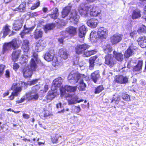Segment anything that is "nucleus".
<instances>
[{
  "label": "nucleus",
  "instance_id": "nucleus-37",
  "mask_svg": "<svg viewBox=\"0 0 146 146\" xmlns=\"http://www.w3.org/2000/svg\"><path fill=\"white\" fill-rule=\"evenodd\" d=\"M10 26L7 24L5 25L3 27V35L2 37L4 38L7 36L10 32L11 30L9 29Z\"/></svg>",
  "mask_w": 146,
  "mask_h": 146
},
{
  "label": "nucleus",
  "instance_id": "nucleus-46",
  "mask_svg": "<svg viewBox=\"0 0 146 146\" xmlns=\"http://www.w3.org/2000/svg\"><path fill=\"white\" fill-rule=\"evenodd\" d=\"M137 32L139 34L146 33V26L144 25H141L137 29Z\"/></svg>",
  "mask_w": 146,
  "mask_h": 146
},
{
  "label": "nucleus",
  "instance_id": "nucleus-19",
  "mask_svg": "<svg viewBox=\"0 0 146 146\" xmlns=\"http://www.w3.org/2000/svg\"><path fill=\"white\" fill-rule=\"evenodd\" d=\"M55 96L54 92L52 91H49L46 96L45 98L43 100V101L46 102L47 103L50 102L55 98Z\"/></svg>",
  "mask_w": 146,
  "mask_h": 146
},
{
  "label": "nucleus",
  "instance_id": "nucleus-62",
  "mask_svg": "<svg viewBox=\"0 0 146 146\" xmlns=\"http://www.w3.org/2000/svg\"><path fill=\"white\" fill-rule=\"evenodd\" d=\"M137 35V33L135 31H134L130 33V36L132 38L134 37Z\"/></svg>",
  "mask_w": 146,
  "mask_h": 146
},
{
  "label": "nucleus",
  "instance_id": "nucleus-8",
  "mask_svg": "<svg viewBox=\"0 0 146 146\" xmlns=\"http://www.w3.org/2000/svg\"><path fill=\"white\" fill-rule=\"evenodd\" d=\"M97 34L99 38L102 39H106L108 36V31L106 28L101 27L98 29Z\"/></svg>",
  "mask_w": 146,
  "mask_h": 146
},
{
  "label": "nucleus",
  "instance_id": "nucleus-16",
  "mask_svg": "<svg viewBox=\"0 0 146 146\" xmlns=\"http://www.w3.org/2000/svg\"><path fill=\"white\" fill-rule=\"evenodd\" d=\"M21 54V50L19 49L13 51L11 54V59L14 62L18 61Z\"/></svg>",
  "mask_w": 146,
  "mask_h": 146
},
{
  "label": "nucleus",
  "instance_id": "nucleus-13",
  "mask_svg": "<svg viewBox=\"0 0 146 146\" xmlns=\"http://www.w3.org/2000/svg\"><path fill=\"white\" fill-rule=\"evenodd\" d=\"M20 83L21 85L20 86H18V84L14 83L12 84V86L16 90H19L18 92L20 93L22 90V88L26 89L27 88L28 83L23 81H21Z\"/></svg>",
  "mask_w": 146,
  "mask_h": 146
},
{
  "label": "nucleus",
  "instance_id": "nucleus-59",
  "mask_svg": "<svg viewBox=\"0 0 146 146\" xmlns=\"http://www.w3.org/2000/svg\"><path fill=\"white\" fill-rule=\"evenodd\" d=\"M38 80L37 79L33 80L29 82L28 84L30 86L34 85L36 83Z\"/></svg>",
  "mask_w": 146,
  "mask_h": 146
},
{
  "label": "nucleus",
  "instance_id": "nucleus-54",
  "mask_svg": "<svg viewBox=\"0 0 146 146\" xmlns=\"http://www.w3.org/2000/svg\"><path fill=\"white\" fill-rule=\"evenodd\" d=\"M58 136L55 135L51 138V140L53 143H57L58 142Z\"/></svg>",
  "mask_w": 146,
  "mask_h": 146
},
{
  "label": "nucleus",
  "instance_id": "nucleus-15",
  "mask_svg": "<svg viewBox=\"0 0 146 146\" xmlns=\"http://www.w3.org/2000/svg\"><path fill=\"white\" fill-rule=\"evenodd\" d=\"M25 95L27 96V99L28 101L31 100L36 101L38 100L39 95L38 93H35L30 92L26 93Z\"/></svg>",
  "mask_w": 146,
  "mask_h": 146
},
{
  "label": "nucleus",
  "instance_id": "nucleus-22",
  "mask_svg": "<svg viewBox=\"0 0 146 146\" xmlns=\"http://www.w3.org/2000/svg\"><path fill=\"white\" fill-rule=\"evenodd\" d=\"M70 20L71 22L76 23L78 21L79 16L75 12H72L69 14V18L68 19Z\"/></svg>",
  "mask_w": 146,
  "mask_h": 146
},
{
  "label": "nucleus",
  "instance_id": "nucleus-55",
  "mask_svg": "<svg viewBox=\"0 0 146 146\" xmlns=\"http://www.w3.org/2000/svg\"><path fill=\"white\" fill-rule=\"evenodd\" d=\"M96 31H92L90 34V38L91 39H94L96 38Z\"/></svg>",
  "mask_w": 146,
  "mask_h": 146
},
{
  "label": "nucleus",
  "instance_id": "nucleus-18",
  "mask_svg": "<svg viewBox=\"0 0 146 146\" xmlns=\"http://www.w3.org/2000/svg\"><path fill=\"white\" fill-rule=\"evenodd\" d=\"M29 42L27 39H25L23 40L21 48L24 53H27L29 49Z\"/></svg>",
  "mask_w": 146,
  "mask_h": 146
},
{
  "label": "nucleus",
  "instance_id": "nucleus-47",
  "mask_svg": "<svg viewBox=\"0 0 146 146\" xmlns=\"http://www.w3.org/2000/svg\"><path fill=\"white\" fill-rule=\"evenodd\" d=\"M28 56L26 54L22 55L21 57V61L22 64H27L28 61Z\"/></svg>",
  "mask_w": 146,
  "mask_h": 146
},
{
  "label": "nucleus",
  "instance_id": "nucleus-7",
  "mask_svg": "<svg viewBox=\"0 0 146 146\" xmlns=\"http://www.w3.org/2000/svg\"><path fill=\"white\" fill-rule=\"evenodd\" d=\"M70 97V99L68 100V103L69 105H72L75 104L77 103L83 102V99L79 100L77 96H73L71 94H68L66 96V98Z\"/></svg>",
  "mask_w": 146,
  "mask_h": 146
},
{
  "label": "nucleus",
  "instance_id": "nucleus-40",
  "mask_svg": "<svg viewBox=\"0 0 146 146\" xmlns=\"http://www.w3.org/2000/svg\"><path fill=\"white\" fill-rule=\"evenodd\" d=\"M54 23L55 25V27H56L57 28H60L63 26L64 22L62 20L58 19L55 21V23Z\"/></svg>",
  "mask_w": 146,
  "mask_h": 146
},
{
  "label": "nucleus",
  "instance_id": "nucleus-25",
  "mask_svg": "<svg viewBox=\"0 0 146 146\" xmlns=\"http://www.w3.org/2000/svg\"><path fill=\"white\" fill-rule=\"evenodd\" d=\"M98 21L96 19L92 18L88 20L87 22V25L90 27L95 28L98 25Z\"/></svg>",
  "mask_w": 146,
  "mask_h": 146
},
{
  "label": "nucleus",
  "instance_id": "nucleus-23",
  "mask_svg": "<svg viewBox=\"0 0 146 146\" xmlns=\"http://www.w3.org/2000/svg\"><path fill=\"white\" fill-rule=\"evenodd\" d=\"M10 89L13 91L11 95L8 97L10 100H12L14 99L15 97L17 96L19 93L18 92L19 90H16L12 86L10 88Z\"/></svg>",
  "mask_w": 146,
  "mask_h": 146
},
{
  "label": "nucleus",
  "instance_id": "nucleus-42",
  "mask_svg": "<svg viewBox=\"0 0 146 146\" xmlns=\"http://www.w3.org/2000/svg\"><path fill=\"white\" fill-rule=\"evenodd\" d=\"M55 27V25L53 23H48L45 25L44 29L46 31L53 29Z\"/></svg>",
  "mask_w": 146,
  "mask_h": 146
},
{
  "label": "nucleus",
  "instance_id": "nucleus-32",
  "mask_svg": "<svg viewBox=\"0 0 146 146\" xmlns=\"http://www.w3.org/2000/svg\"><path fill=\"white\" fill-rule=\"evenodd\" d=\"M142 65L143 61L141 60H139L137 65L133 68V72H138L141 70L142 69Z\"/></svg>",
  "mask_w": 146,
  "mask_h": 146
},
{
  "label": "nucleus",
  "instance_id": "nucleus-51",
  "mask_svg": "<svg viewBox=\"0 0 146 146\" xmlns=\"http://www.w3.org/2000/svg\"><path fill=\"white\" fill-rule=\"evenodd\" d=\"M40 88V86L38 85H36L32 88V91L31 92L33 93H37V92Z\"/></svg>",
  "mask_w": 146,
  "mask_h": 146
},
{
  "label": "nucleus",
  "instance_id": "nucleus-61",
  "mask_svg": "<svg viewBox=\"0 0 146 146\" xmlns=\"http://www.w3.org/2000/svg\"><path fill=\"white\" fill-rule=\"evenodd\" d=\"M65 38V36L61 37L58 39V40L60 44H63L64 42V39Z\"/></svg>",
  "mask_w": 146,
  "mask_h": 146
},
{
  "label": "nucleus",
  "instance_id": "nucleus-56",
  "mask_svg": "<svg viewBox=\"0 0 146 146\" xmlns=\"http://www.w3.org/2000/svg\"><path fill=\"white\" fill-rule=\"evenodd\" d=\"M13 68L15 71H17L20 67V66L18 64L15 62L13 63Z\"/></svg>",
  "mask_w": 146,
  "mask_h": 146
},
{
  "label": "nucleus",
  "instance_id": "nucleus-20",
  "mask_svg": "<svg viewBox=\"0 0 146 146\" xmlns=\"http://www.w3.org/2000/svg\"><path fill=\"white\" fill-rule=\"evenodd\" d=\"M35 26H33L29 28H27L25 27V25L24 26L23 30L19 33V35H20L22 38H24V36L27 34H28L30 32L32 31L34 29Z\"/></svg>",
  "mask_w": 146,
  "mask_h": 146
},
{
  "label": "nucleus",
  "instance_id": "nucleus-60",
  "mask_svg": "<svg viewBox=\"0 0 146 146\" xmlns=\"http://www.w3.org/2000/svg\"><path fill=\"white\" fill-rule=\"evenodd\" d=\"M26 99H27V96L26 98H21L19 100H17L16 103L17 104H20L24 102Z\"/></svg>",
  "mask_w": 146,
  "mask_h": 146
},
{
  "label": "nucleus",
  "instance_id": "nucleus-35",
  "mask_svg": "<svg viewBox=\"0 0 146 146\" xmlns=\"http://www.w3.org/2000/svg\"><path fill=\"white\" fill-rule=\"evenodd\" d=\"M26 5V3L25 2H22L18 7L15 8V10L18 11L20 12H24L25 11Z\"/></svg>",
  "mask_w": 146,
  "mask_h": 146
},
{
  "label": "nucleus",
  "instance_id": "nucleus-28",
  "mask_svg": "<svg viewBox=\"0 0 146 146\" xmlns=\"http://www.w3.org/2000/svg\"><path fill=\"white\" fill-rule=\"evenodd\" d=\"M90 76L91 78L93 81L95 83H96L98 79L100 76L99 71L96 70L94 71L91 73Z\"/></svg>",
  "mask_w": 146,
  "mask_h": 146
},
{
  "label": "nucleus",
  "instance_id": "nucleus-2",
  "mask_svg": "<svg viewBox=\"0 0 146 146\" xmlns=\"http://www.w3.org/2000/svg\"><path fill=\"white\" fill-rule=\"evenodd\" d=\"M83 78H85L86 81H89L90 80L88 76L78 72L70 73L68 77V79L69 81L76 83L80 79Z\"/></svg>",
  "mask_w": 146,
  "mask_h": 146
},
{
  "label": "nucleus",
  "instance_id": "nucleus-14",
  "mask_svg": "<svg viewBox=\"0 0 146 146\" xmlns=\"http://www.w3.org/2000/svg\"><path fill=\"white\" fill-rule=\"evenodd\" d=\"M7 43L9 46V48L14 50L18 49L20 46V44L18 43V41L16 38H14Z\"/></svg>",
  "mask_w": 146,
  "mask_h": 146
},
{
  "label": "nucleus",
  "instance_id": "nucleus-27",
  "mask_svg": "<svg viewBox=\"0 0 146 146\" xmlns=\"http://www.w3.org/2000/svg\"><path fill=\"white\" fill-rule=\"evenodd\" d=\"M87 31V28L86 27L82 25L81 26L79 29L78 36L80 38L84 37Z\"/></svg>",
  "mask_w": 146,
  "mask_h": 146
},
{
  "label": "nucleus",
  "instance_id": "nucleus-36",
  "mask_svg": "<svg viewBox=\"0 0 146 146\" xmlns=\"http://www.w3.org/2000/svg\"><path fill=\"white\" fill-rule=\"evenodd\" d=\"M141 11L140 10H134L131 15V18L133 19H136L139 18L141 17Z\"/></svg>",
  "mask_w": 146,
  "mask_h": 146
},
{
  "label": "nucleus",
  "instance_id": "nucleus-58",
  "mask_svg": "<svg viewBox=\"0 0 146 146\" xmlns=\"http://www.w3.org/2000/svg\"><path fill=\"white\" fill-rule=\"evenodd\" d=\"M5 66L3 64H0V74L1 75L3 73Z\"/></svg>",
  "mask_w": 146,
  "mask_h": 146
},
{
  "label": "nucleus",
  "instance_id": "nucleus-44",
  "mask_svg": "<svg viewBox=\"0 0 146 146\" xmlns=\"http://www.w3.org/2000/svg\"><path fill=\"white\" fill-rule=\"evenodd\" d=\"M121 97L125 101L128 102L131 100L130 96L126 92H122L121 94Z\"/></svg>",
  "mask_w": 146,
  "mask_h": 146
},
{
  "label": "nucleus",
  "instance_id": "nucleus-24",
  "mask_svg": "<svg viewBox=\"0 0 146 146\" xmlns=\"http://www.w3.org/2000/svg\"><path fill=\"white\" fill-rule=\"evenodd\" d=\"M98 57L97 55H95L90 57L89 59V69L90 70H92L94 69L95 66V62Z\"/></svg>",
  "mask_w": 146,
  "mask_h": 146
},
{
  "label": "nucleus",
  "instance_id": "nucleus-49",
  "mask_svg": "<svg viewBox=\"0 0 146 146\" xmlns=\"http://www.w3.org/2000/svg\"><path fill=\"white\" fill-rule=\"evenodd\" d=\"M121 75H117L114 78V81L115 83L121 84Z\"/></svg>",
  "mask_w": 146,
  "mask_h": 146
},
{
  "label": "nucleus",
  "instance_id": "nucleus-34",
  "mask_svg": "<svg viewBox=\"0 0 146 146\" xmlns=\"http://www.w3.org/2000/svg\"><path fill=\"white\" fill-rule=\"evenodd\" d=\"M64 89L68 92H74L76 90V86H70L66 85L64 86Z\"/></svg>",
  "mask_w": 146,
  "mask_h": 146
},
{
  "label": "nucleus",
  "instance_id": "nucleus-53",
  "mask_svg": "<svg viewBox=\"0 0 146 146\" xmlns=\"http://www.w3.org/2000/svg\"><path fill=\"white\" fill-rule=\"evenodd\" d=\"M40 5L39 1H37L36 3H34L31 7V10H34L38 7Z\"/></svg>",
  "mask_w": 146,
  "mask_h": 146
},
{
  "label": "nucleus",
  "instance_id": "nucleus-21",
  "mask_svg": "<svg viewBox=\"0 0 146 146\" xmlns=\"http://www.w3.org/2000/svg\"><path fill=\"white\" fill-rule=\"evenodd\" d=\"M135 50V48H134V46L133 44H131L128 47L124 53V56L127 58L129 57L132 55Z\"/></svg>",
  "mask_w": 146,
  "mask_h": 146
},
{
  "label": "nucleus",
  "instance_id": "nucleus-11",
  "mask_svg": "<svg viewBox=\"0 0 146 146\" xmlns=\"http://www.w3.org/2000/svg\"><path fill=\"white\" fill-rule=\"evenodd\" d=\"M90 14L91 16L96 17L98 16L100 13V10L98 7L95 6H90Z\"/></svg>",
  "mask_w": 146,
  "mask_h": 146
},
{
  "label": "nucleus",
  "instance_id": "nucleus-31",
  "mask_svg": "<svg viewBox=\"0 0 146 146\" xmlns=\"http://www.w3.org/2000/svg\"><path fill=\"white\" fill-rule=\"evenodd\" d=\"M43 34V33L42 31L36 29L33 32L34 38L36 39L41 38L42 37Z\"/></svg>",
  "mask_w": 146,
  "mask_h": 146
},
{
  "label": "nucleus",
  "instance_id": "nucleus-63",
  "mask_svg": "<svg viewBox=\"0 0 146 146\" xmlns=\"http://www.w3.org/2000/svg\"><path fill=\"white\" fill-rule=\"evenodd\" d=\"M22 116L24 119H27L30 117V115L25 113H23V114Z\"/></svg>",
  "mask_w": 146,
  "mask_h": 146
},
{
  "label": "nucleus",
  "instance_id": "nucleus-64",
  "mask_svg": "<svg viewBox=\"0 0 146 146\" xmlns=\"http://www.w3.org/2000/svg\"><path fill=\"white\" fill-rule=\"evenodd\" d=\"M5 76L7 78H9L10 77V72L9 70H6Z\"/></svg>",
  "mask_w": 146,
  "mask_h": 146
},
{
  "label": "nucleus",
  "instance_id": "nucleus-1",
  "mask_svg": "<svg viewBox=\"0 0 146 146\" xmlns=\"http://www.w3.org/2000/svg\"><path fill=\"white\" fill-rule=\"evenodd\" d=\"M90 47V46L86 43L77 45L75 48V52L77 54H80L84 53L83 56L84 57L90 56L97 53V51L95 50H87L85 52L89 49Z\"/></svg>",
  "mask_w": 146,
  "mask_h": 146
},
{
  "label": "nucleus",
  "instance_id": "nucleus-45",
  "mask_svg": "<svg viewBox=\"0 0 146 146\" xmlns=\"http://www.w3.org/2000/svg\"><path fill=\"white\" fill-rule=\"evenodd\" d=\"M104 89V88L102 85H100L95 87L94 93L95 94H98L100 93L102 90Z\"/></svg>",
  "mask_w": 146,
  "mask_h": 146
},
{
  "label": "nucleus",
  "instance_id": "nucleus-50",
  "mask_svg": "<svg viewBox=\"0 0 146 146\" xmlns=\"http://www.w3.org/2000/svg\"><path fill=\"white\" fill-rule=\"evenodd\" d=\"M121 84H125L128 83V79L127 76L121 75Z\"/></svg>",
  "mask_w": 146,
  "mask_h": 146
},
{
  "label": "nucleus",
  "instance_id": "nucleus-57",
  "mask_svg": "<svg viewBox=\"0 0 146 146\" xmlns=\"http://www.w3.org/2000/svg\"><path fill=\"white\" fill-rule=\"evenodd\" d=\"M120 100V97L119 96H118L117 97V99H115V98L113 99L111 102V103H112L113 102H115V104H117Z\"/></svg>",
  "mask_w": 146,
  "mask_h": 146
},
{
  "label": "nucleus",
  "instance_id": "nucleus-39",
  "mask_svg": "<svg viewBox=\"0 0 146 146\" xmlns=\"http://www.w3.org/2000/svg\"><path fill=\"white\" fill-rule=\"evenodd\" d=\"M58 15V9L57 7L55 8L53 12L49 15L51 18L54 20L57 19Z\"/></svg>",
  "mask_w": 146,
  "mask_h": 146
},
{
  "label": "nucleus",
  "instance_id": "nucleus-6",
  "mask_svg": "<svg viewBox=\"0 0 146 146\" xmlns=\"http://www.w3.org/2000/svg\"><path fill=\"white\" fill-rule=\"evenodd\" d=\"M46 46V44L44 40L40 39L35 43V49L37 52H40L42 51Z\"/></svg>",
  "mask_w": 146,
  "mask_h": 146
},
{
  "label": "nucleus",
  "instance_id": "nucleus-17",
  "mask_svg": "<svg viewBox=\"0 0 146 146\" xmlns=\"http://www.w3.org/2000/svg\"><path fill=\"white\" fill-rule=\"evenodd\" d=\"M137 41L138 44L142 48H146V36H139Z\"/></svg>",
  "mask_w": 146,
  "mask_h": 146
},
{
  "label": "nucleus",
  "instance_id": "nucleus-41",
  "mask_svg": "<svg viewBox=\"0 0 146 146\" xmlns=\"http://www.w3.org/2000/svg\"><path fill=\"white\" fill-rule=\"evenodd\" d=\"M112 50V47L110 44H107L104 47L103 51L106 54H109V53L111 52Z\"/></svg>",
  "mask_w": 146,
  "mask_h": 146
},
{
  "label": "nucleus",
  "instance_id": "nucleus-12",
  "mask_svg": "<svg viewBox=\"0 0 146 146\" xmlns=\"http://www.w3.org/2000/svg\"><path fill=\"white\" fill-rule=\"evenodd\" d=\"M21 71L25 78L31 77L33 72L29 67L27 66L23 67Z\"/></svg>",
  "mask_w": 146,
  "mask_h": 146
},
{
  "label": "nucleus",
  "instance_id": "nucleus-43",
  "mask_svg": "<svg viewBox=\"0 0 146 146\" xmlns=\"http://www.w3.org/2000/svg\"><path fill=\"white\" fill-rule=\"evenodd\" d=\"M79 85L78 86V89L81 91H84L85 90V88L86 87V85L84 83V80L82 79L79 83Z\"/></svg>",
  "mask_w": 146,
  "mask_h": 146
},
{
  "label": "nucleus",
  "instance_id": "nucleus-48",
  "mask_svg": "<svg viewBox=\"0 0 146 146\" xmlns=\"http://www.w3.org/2000/svg\"><path fill=\"white\" fill-rule=\"evenodd\" d=\"M69 12V10L66 7H64L62 12L61 15L62 17L64 18H65L68 14Z\"/></svg>",
  "mask_w": 146,
  "mask_h": 146
},
{
  "label": "nucleus",
  "instance_id": "nucleus-26",
  "mask_svg": "<svg viewBox=\"0 0 146 146\" xmlns=\"http://www.w3.org/2000/svg\"><path fill=\"white\" fill-rule=\"evenodd\" d=\"M62 84V79L59 77L55 79L53 81V86L55 87V89L57 88L60 87Z\"/></svg>",
  "mask_w": 146,
  "mask_h": 146
},
{
  "label": "nucleus",
  "instance_id": "nucleus-38",
  "mask_svg": "<svg viewBox=\"0 0 146 146\" xmlns=\"http://www.w3.org/2000/svg\"><path fill=\"white\" fill-rule=\"evenodd\" d=\"M30 69L33 71H36L37 67V64L34 59L32 58L30 62Z\"/></svg>",
  "mask_w": 146,
  "mask_h": 146
},
{
  "label": "nucleus",
  "instance_id": "nucleus-3",
  "mask_svg": "<svg viewBox=\"0 0 146 146\" xmlns=\"http://www.w3.org/2000/svg\"><path fill=\"white\" fill-rule=\"evenodd\" d=\"M44 59L48 62L52 61L53 66L55 67L60 65V62L58 61L57 57L51 55L49 52H46L44 55Z\"/></svg>",
  "mask_w": 146,
  "mask_h": 146
},
{
  "label": "nucleus",
  "instance_id": "nucleus-33",
  "mask_svg": "<svg viewBox=\"0 0 146 146\" xmlns=\"http://www.w3.org/2000/svg\"><path fill=\"white\" fill-rule=\"evenodd\" d=\"M22 27V25L20 21L17 20L15 21L13 25V29L15 31H19L20 29Z\"/></svg>",
  "mask_w": 146,
  "mask_h": 146
},
{
  "label": "nucleus",
  "instance_id": "nucleus-4",
  "mask_svg": "<svg viewBox=\"0 0 146 146\" xmlns=\"http://www.w3.org/2000/svg\"><path fill=\"white\" fill-rule=\"evenodd\" d=\"M104 63L110 68L116 64V61L111 54H107L105 57Z\"/></svg>",
  "mask_w": 146,
  "mask_h": 146
},
{
  "label": "nucleus",
  "instance_id": "nucleus-52",
  "mask_svg": "<svg viewBox=\"0 0 146 146\" xmlns=\"http://www.w3.org/2000/svg\"><path fill=\"white\" fill-rule=\"evenodd\" d=\"M10 49V48H9V46L7 44V43H5L3 47L2 50L3 54H4L6 51H8Z\"/></svg>",
  "mask_w": 146,
  "mask_h": 146
},
{
  "label": "nucleus",
  "instance_id": "nucleus-5",
  "mask_svg": "<svg viewBox=\"0 0 146 146\" xmlns=\"http://www.w3.org/2000/svg\"><path fill=\"white\" fill-rule=\"evenodd\" d=\"M123 37L122 34L117 33L110 37V42L113 45L116 44L122 40Z\"/></svg>",
  "mask_w": 146,
  "mask_h": 146
},
{
  "label": "nucleus",
  "instance_id": "nucleus-10",
  "mask_svg": "<svg viewBox=\"0 0 146 146\" xmlns=\"http://www.w3.org/2000/svg\"><path fill=\"white\" fill-rule=\"evenodd\" d=\"M77 30V28L70 26L66 28L65 31L68 34V36L72 37L76 35Z\"/></svg>",
  "mask_w": 146,
  "mask_h": 146
},
{
  "label": "nucleus",
  "instance_id": "nucleus-9",
  "mask_svg": "<svg viewBox=\"0 0 146 146\" xmlns=\"http://www.w3.org/2000/svg\"><path fill=\"white\" fill-rule=\"evenodd\" d=\"M90 8V6H88L83 7L81 5H80L78 8V11L81 16L87 17L88 15L89 9Z\"/></svg>",
  "mask_w": 146,
  "mask_h": 146
},
{
  "label": "nucleus",
  "instance_id": "nucleus-30",
  "mask_svg": "<svg viewBox=\"0 0 146 146\" xmlns=\"http://www.w3.org/2000/svg\"><path fill=\"white\" fill-rule=\"evenodd\" d=\"M113 56L118 61H121L123 60V55L121 53L117 52L114 50L113 52Z\"/></svg>",
  "mask_w": 146,
  "mask_h": 146
},
{
  "label": "nucleus",
  "instance_id": "nucleus-29",
  "mask_svg": "<svg viewBox=\"0 0 146 146\" xmlns=\"http://www.w3.org/2000/svg\"><path fill=\"white\" fill-rule=\"evenodd\" d=\"M58 53L60 56L64 60L68 58V54L66 50L63 48H60L59 50Z\"/></svg>",
  "mask_w": 146,
  "mask_h": 146
}]
</instances>
